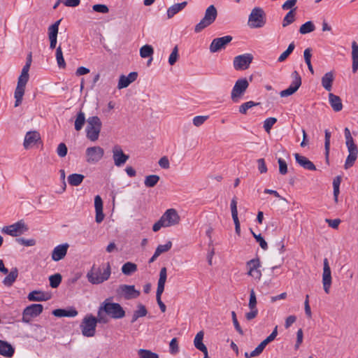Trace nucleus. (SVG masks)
<instances>
[{
  "label": "nucleus",
  "instance_id": "obj_55",
  "mask_svg": "<svg viewBox=\"0 0 358 358\" xmlns=\"http://www.w3.org/2000/svg\"><path fill=\"white\" fill-rule=\"evenodd\" d=\"M208 115H199L196 116L193 118V124L196 127H199L202 125L208 119Z\"/></svg>",
  "mask_w": 358,
  "mask_h": 358
},
{
  "label": "nucleus",
  "instance_id": "obj_9",
  "mask_svg": "<svg viewBox=\"0 0 358 358\" xmlns=\"http://www.w3.org/2000/svg\"><path fill=\"white\" fill-rule=\"evenodd\" d=\"M249 87L248 80L244 78L238 79L231 90V99L234 103H238L243 98Z\"/></svg>",
  "mask_w": 358,
  "mask_h": 358
},
{
  "label": "nucleus",
  "instance_id": "obj_20",
  "mask_svg": "<svg viewBox=\"0 0 358 358\" xmlns=\"http://www.w3.org/2000/svg\"><path fill=\"white\" fill-rule=\"evenodd\" d=\"M322 283L324 290L327 294L329 293L330 287L331 285V269L329 265L328 259H324V268L322 273Z\"/></svg>",
  "mask_w": 358,
  "mask_h": 358
},
{
  "label": "nucleus",
  "instance_id": "obj_26",
  "mask_svg": "<svg viewBox=\"0 0 358 358\" xmlns=\"http://www.w3.org/2000/svg\"><path fill=\"white\" fill-rule=\"evenodd\" d=\"M294 156L296 159V162L303 169L310 171L316 170V166L307 157L302 156L298 153H295Z\"/></svg>",
  "mask_w": 358,
  "mask_h": 358
},
{
  "label": "nucleus",
  "instance_id": "obj_19",
  "mask_svg": "<svg viewBox=\"0 0 358 358\" xmlns=\"http://www.w3.org/2000/svg\"><path fill=\"white\" fill-rule=\"evenodd\" d=\"M232 41L231 36H224L220 38H214L209 47L210 51L212 53L217 52L222 49H224L227 44Z\"/></svg>",
  "mask_w": 358,
  "mask_h": 358
},
{
  "label": "nucleus",
  "instance_id": "obj_13",
  "mask_svg": "<svg viewBox=\"0 0 358 358\" xmlns=\"http://www.w3.org/2000/svg\"><path fill=\"white\" fill-rule=\"evenodd\" d=\"M43 305L39 303L31 304L26 307L22 313V322L29 323L32 317L39 315L43 312Z\"/></svg>",
  "mask_w": 358,
  "mask_h": 358
},
{
  "label": "nucleus",
  "instance_id": "obj_38",
  "mask_svg": "<svg viewBox=\"0 0 358 358\" xmlns=\"http://www.w3.org/2000/svg\"><path fill=\"white\" fill-rule=\"evenodd\" d=\"M85 121V113L82 110L79 111L76 115L74 123L75 129L78 131H80L83 129Z\"/></svg>",
  "mask_w": 358,
  "mask_h": 358
},
{
  "label": "nucleus",
  "instance_id": "obj_42",
  "mask_svg": "<svg viewBox=\"0 0 358 358\" xmlns=\"http://www.w3.org/2000/svg\"><path fill=\"white\" fill-rule=\"evenodd\" d=\"M160 178L157 175H149L145 177L144 185L147 187H153L157 184Z\"/></svg>",
  "mask_w": 358,
  "mask_h": 358
},
{
  "label": "nucleus",
  "instance_id": "obj_31",
  "mask_svg": "<svg viewBox=\"0 0 358 358\" xmlns=\"http://www.w3.org/2000/svg\"><path fill=\"white\" fill-rule=\"evenodd\" d=\"M13 354L14 349L11 345L6 341L0 340V355L4 357H10Z\"/></svg>",
  "mask_w": 358,
  "mask_h": 358
},
{
  "label": "nucleus",
  "instance_id": "obj_23",
  "mask_svg": "<svg viewBox=\"0 0 358 358\" xmlns=\"http://www.w3.org/2000/svg\"><path fill=\"white\" fill-rule=\"evenodd\" d=\"M41 140L40 134L36 131H30L27 132L24 136V140L23 143L24 148L25 149H29L33 145L36 143L38 141Z\"/></svg>",
  "mask_w": 358,
  "mask_h": 358
},
{
  "label": "nucleus",
  "instance_id": "obj_59",
  "mask_svg": "<svg viewBox=\"0 0 358 358\" xmlns=\"http://www.w3.org/2000/svg\"><path fill=\"white\" fill-rule=\"evenodd\" d=\"M16 241L24 246H34L36 245V241L34 238L25 239L24 238H18Z\"/></svg>",
  "mask_w": 358,
  "mask_h": 358
},
{
  "label": "nucleus",
  "instance_id": "obj_54",
  "mask_svg": "<svg viewBox=\"0 0 358 358\" xmlns=\"http://www.w3.org/2000/svg\"><path fill=\"white\" fill-rule=\"evenodd\" d=\"M248 307L250 309L257 308L256 294L253 289L250 290Z\"/></svg>",
  "mask_w": 358,
  "mask_h": 358
},
{
  "label": "nucleus",
  "instance_id": "obj_6",
  "mask_svg": "<svg viewBox=\"0 0 358 358\" xmlns=\"http://www.w3.org/2000/svg\"><path fill=\"white\" fill-rule=\"evenodd\" d=\"M101 310L113 319H121L125 316V311L120 304L109 302L106 299L101 305Z\"/></svg>",
  "mask_w": 358,
  "mask_h": 358
},
{
  "label": "nucleus",
  "instance_id": "obj_49",
  "mask_svg": "<svg viewBox=\"0 0 358 358\" xmlns=\"http://www.w3.org/2000/svg\"><path fill=\"white\" fill-rule=\"evenodd\" d=\"M277 122V119L275 117H268L266 118L264 122L263 127L264 130L269 134L271 131V129H272L273 126Z\"/></svg>",
  "mask_w": 358,
  "mask_h": 358
},
{
  "label": "nucleus",
  "instance_id": "obj_51",
  "mask_svg": "<svg viewBox=\"0 0 358 358\" xmlns=\"http://www.w3.org/2000/svg\"><path fill=\"white\" fill-rule=\"evenodd\" d=\"M250 231L253 237L255 238L256 241L259 243L260 247L263 250H266L268 249V244L266 241L264 240V238L262 236V235L256 234L252 229H250Z\"/></svg>",
  "mask_w": 358,
  "mask_h": 358
},
{
  "label": "nucleus",
  "instance_id": "obj_50",
  "mask_svg": "<svg viewBox=\"0 0 358 358\" xmlns=\"http://www.w3.org/2000/svg\"><path fill=\"white\" fill-rule=\"evenodd\" d=\"M50 285L52 288L57 287L62 282V275L59 273L52 275L49 278Z\"/></svg>",
  "mask_w": 358,
  "mask_h": 358
},
{
  "label": "nucleus",
  "instance_id": "obj_29",
  "mask_svg": "<svg viewBox=\"0 0 358 358\" xmlns=\"http://www.w3.org/2000/svg\"><path fill=\"white\" fill-rule=\"evenodd\" d=\"M329 103L333 108V110L336 112L341 111L343 108V104L341 98L335 95L332 93L329 94Z\"/></svg>",
  "mask_w": 358,
  "mask_h": 358
},
{
  "label": "nucleus",
  "instance_id": "obj_64",
  "mask_svg": "<svg viewBox=\"0 0 358 358\" xmlns=\"http://www.w3.org/2000/svg\"><path fill=\"white\" fill-rule=\"evenodd\" d=\"M262 350L257 346L254 350H252L250 353L248 352H245L244 354V357H245V358L255 357H258L259 355H260L262 354Z\"/></svg>",
  "mask_w": 358,
  "mask_h": 358
},
{
  "label": "nucleus",
  "instance_id": "obj_3",
  "mask_svg": "<svg viewBox=\"0 0 358 358\" xmlns=\"http://www.w3.org/2000/svg\"><path fill=\"white\" fill-rule=\"evenodd\" d=\"M180 217L174 208L165 211L160 219L152 226L153 231H158L162 227H169L179 224Z\"/></svg>",
  "mask_w": 358,
  "mask_h": 358
},
{
  "label": "nucleus",
  "instance_id": "obj_18",
  "mask_svg": "<svg viewBox=\"0 0 358 358\" xmlns=\"http://www.w3.org/2000/svg\"><path fill=\"white\" fill-rule=\"evenodd\" d=\"M112 153L114 164L117 167L122 166L129 158V156L124 154L122 148L118 145L113 146Z\"/></svg>",
  "mask_w": 358,
  "mask_h": 358
},
{
  "label": "nucleus",
  "instance_id": "obj_46",
  "mask_svg": "<svg viewBox=\"0 0 358 358\" xmlns=\"http://www.w3.org/2000/svg\"><path fill=\"white\" fill-rule=\"evenodd\" d=\"M56 59H57V64L59 68H62V69L65 68L66 62L64 61L62 48L60 45L58 46L56 49Z\"/></svg>",
  "mask_w": 358,
  "mask_h": 358
},
{
  "label": "nucleus",
  "instance_id": "obj_30",
  "mask_svg": "<svg viewBox=\"0 0 358 358\" xmlns=\"http://www.w3.org/2000/svg\"><path fill=\"white\" fill-rule=\"evenodd\" d=\"M52 314L55 317H73L78 315V311L75 308H71L69 310L65 309H55L52 311Z\"/></svg>",
  "mask_w": 358,
  "mask_h": 358
},
{
  "label": "nucleus",
  "instance_id": "obj_7",
  "mask_svg": "<svg viewBox=\"0 0 358 358\" xmlns=\"http://www.w3.org/2000/svg\"><path fill=\"white\" fill-rule=\"evenodd\" d=\"M217 16V10L215 6L210 5L208 6L206 11L204 17L200 20V22L196 24L194 27V31L196 33L201 32L206 27L213 24Z\"/></svg>",
  "mask_w": 358,
  "mask_h": 358
},
{
  "label": "nucleus",
  "instance_id": "obj_41",
  "mask_svg": "<svg viewBox=\"0 0 358 358\" xmlns=\"http://www.w3.org/2000/svg\"><path fill=\"white\" fill-rule=\"evenodd\" d=\"M259 104H260L259 103H257V102H255L252 101H249L245 102V103H242L241 106H239L238 112L241 114L245 115V114H247L248 110L249 109L252 108L254 106H257Z\"/></svg>",
  "mask_w": 358,
  "mask_h": 358
},
{
  "label": "nucleus",
  "instance_id": "obj_17",
  "mask_svg": "<svg viewBox=\"0 0 358 358\" xmlns=\"http://www.w3.org/2000/svg\"><path fill=\"white\" fill-rule=\"evenodd\" d=\"M117 293L125 299H136L140 295V292L135 289L134 285H120L117 289Z\"/></svg>",
  "mask_w": 358,
  "mask_h": 358
},
{
  "label": "nucleus",
  "instance_id": "obj_52",
  "mask_svg": "<svg viewBox=\"0 0 358 358\" xmlns=\"http://www.w3.org/2000/svg\"><path fill=\"white\" fill-rule=\"evenodd\" d=\"M172 247L171 241H168L165 245H159L155 250V253L159 256L161 254L169 251Z\"/></svg>",
  "mask_w": 358,
  "mask_h": 358
},
{
  "label": "nucleus",
  "instance_id": "obj_24",
  "mask_svg": "<svg viewBox=\"0 0 358 358\" xmlns=\"http://www.w3.org/2000/svg\"><path fill=\"white\" fill-rule=\"evenodd\" d=\"M137 77L138 73L134 71L129 73L127 76L121 75L118 80L117 89L121 90L127 87L131 83L137 79Z\"/></svg>",
  "mask_w": 358,
  "mask_h": 358
},
{
  "label": "nucleus",
  "instance_id": "obj_8",
  "mask_svg": "<svg viewBox=\"0 0 358 358\" xmlns=\"http://www.w3.org/2000/svg\"><path fill=\"white\" fill-rule=\"evenodd\" d=\"M248 26L252 29L263 27L266 24V14L260 7L254 8L248 17Z\"/></svg>",
  "mask_w": 358,
  "mask_h": 358
},
{
  "label": "nucleus",
  "instance_id": "obj_10",
  "mask_svg": "<svg viewBox=\"0 0 358 358\" xmlns=\"http://www.w3.org/2000/svg\"><path fill=\"white\" fill-rule=\"evenodd\" d=\"M97 324L96 318L92 315H87L80 324L82 334L85 337H92L95 335Z\"/></svg>",
  "mask_w": 358,
  "mask_h": 358
},
{
  "label": "nucleus",
  "instance_id": "obj_53",
  "mask_svg": "<svg viewBox=\"0 0 358 358\" xmlns=\"http://www.w3.org/2000/svg\"><path fill=\"white\" fill-rule=\"evenodd\" d=\"M178 56H179L178 55V45H176L173 48V49L169 57V64L171 66L173 65L177 62V60L178 59Z\"/></svg>",
  "mask_w": 358,
  "mask_h": 358
},
{
  "label": "nucleus",
  "instance_id": "obj_57",
  "mask_svg": "<svg viewBox=\"0 0 358 358\" xmlns=\"http://www.w3.org/2000/svg\"><path fill=\"white\" fill-rule=\"evenodd\" d=\"M231 318L236 330L238 332L239 334L243 335V331L238 323V321L236 317V314L234 311L231 312Z\"/></svg>",
  "mask_w": 358,
  "mask_h": 358
},
{
  "label": "nucleus",
  "instance_id": "obj_32",
  "mask_svg": "<svg viewBox=\"0 0 358 358\" xmlns=\"http://www.w3.org/2000/svg\"><path fill=\"white\" fill-rule=\"evenodd\" d=\"M204 333L203 331H199L194 339V345L196 349L201 351L202 352H206L208 351L206 346L203 343Z\"/></svg>",
  "mask_w": 358,
  "mask_h": 358
},
{
  "label": "nucleus",
  "instance_id": "obj_1",
  "mask_svg": "<svg viewBox=\"0 0 358 358\" xmlns=\"http://www.w3.org/2000/svg\"><path fill=\"white\" fill-rule=\"evenodd\" d=\"M31 52L27 55V62L23 66L21 73L17 79V87L15 90L14 97L15 99V107L19 106L22 101L23 96L25 92L26 85L29 81V71L31 64Z\"/></svg>",
  "mask_w": 358,
  "mask_h": 358
},
{
  "label": "nucleus",
  "instance_id": "obj_16",
  "mask_svg": "<svg viewBox=\"0 0 358 358\" xmlns=\"http://www.w3.org/2000/svg\"><path fill=\"white\" fill-rule=\"evenodd\" d=\"M292 83L290 86L280 92L281 97H286L294 94L301 85V78L296 71L292 73Z\"/></svg>",
  "mask_w": 358,
  "mask_h": 358
},
{
  "label": "nucleus",
  "instance_id": "obj_11",
  "mask_svg": "<svg viewBox=\"0 0 358 358\" xmlns=\"http://www.w3.org/2000/svg\"><path fill=\"white\" fill-rule=\"evenodd\" d=\"M104 155V150L100 146L89 147L85 150V161L90 164L98 163Z\"/></svg>",
  "mask_w": 358,
  "mask_h": 358
},
{
  "label": "nucleus",
  "instance_id": "obj_2",
  "mask_svg": "<svg viewBox=\"0 0 358 358\" xmlns=\"http://www.w3.org/2000/svg\"><path fill=\"white\" fill-rule=\"evenodd\" d=\"M110 274L111 269L109 263H107L103 268L94 265L87 272V278L90 283L99 285L106 281L110 278Z\"/></svg>",
  "mask_w": 358,
  "mask_h": 358
},
{
  "label": "nucleus",
  "instance_id": "obj_60",
  "mask_svg": "<svg viewBox=\"0 0 358 358\" xmlns=\"http://www.w3.org/2000/svg\"><path fill=\"white\" fill-rule=\"evenodd\" d=\"M230 208H231L232 218L238 217L237 198L236 196H234L231 199Z\"/></svg>",
  "mask_w": 358,
  "mask_h": 358
},
{
  "label": "nucleus",
  "instance_id": "obj_28",
  "mask_svg": "<svg viewBox=\"0 0 358 358\" xmlns=\"http://www.w3.org/2000/svg\"><path fill=\"white\" fill-rule=\"evenodd\" d=\"M334 80V73L333 71L326 73L322 78L321 83L322 87L328 92L332 89L333 82Z\"/></svg>",
  "mask_w": 358,
  "mask_h": 358
},
{
  "label": "nucleus",
  "instance_id": "obj_58",
  "mask_svg": "<svg viewBox=\"0 0 358 358\" xmlns=\"http://www.w3.org/2000/svg\"><path fill=\"white\" fill-rule=\"evenodd\" d=\"M92 9L95 12L104 14L108 13L109 11V8L105 4H95L92 6Z\"/></svg>",
  "mask_w": 358,
  "mask_h": 358
},
{
  "label": "nucleus",
  "instance_id": "obj_47",
  "mask_svg": "<svg viewBox=\"0 0 358 358\" xmlns=\"http://www.w3.org/2000/svg\"><path fill=\"white\" fill-rule=\"evenodd\" d=\"M140 358H159V355L149 350L140 349L138 351Z\"/></svg>",
  "mask_w": 358,
  "mask_h": 358
},
{
  "label": "nucleus",
  "instance_id": "obj_45",
  "mask_svg": "<svg viewBox=\"0 0 358 358\" xmlns=\"http://www.w3.org/2000/svg\"><path fill=\"white\" fill-rule=\"evenodd\" d=\"M315 25L311 21H308L303 24L299 28V32L301 34H306L315 30Z\"/></svg>",
  "mask_w": 358,
  "mask_h": 358
},
{
  "label": "nucleus",
  "instance_id": "obj_27",
  "mask_svg": "<svg viewBox=\"0 0 358 358\" xmlns=\"http://www.w3.org/2000/svg\"><path fill=\"white\" fill-rule=\"evenodd\" d=\"M27 299L30 301H45L50 299V295L42 291L34 290L28 294Z\"/></svg>",
  "mask_w": 358,
  "mask_h": 358
},
{
  "label": "nucleus",
  "instance_id": "obj_40",
  "mask_svg": "<svg viewBox=\"0 0 358 358\" xmlns=\"http://www.w3.org/2000/svg\"><path fill=\"white\" fill-rule=\"evenodd\" d=\"M278 334V330L277 327H275L273 332L264 341H262L259 345L258 348L263 352L265 347L271 341H273L277 336Z\"/></svg>",
  "mask_w": 358,
  "mask_h": 358
},
{
  "label": "nucleus",
  "instance_id": "obj_61",
  "mask_svg": "<svg viewBox=\"0 0 358 358\" xmlns=\"http://www.w3.org/2000/svg\"><path fill=\"white\" fill-rule=\"evenodd\" d=\"M278 164H279V172L282 175H285L287 173V165L286 162L279 158L278 160Z\"/></svg>",
  "mask_w": 358,
  "mask_h": 358
},
{
  "label": "nucleus",
  "instance_id": "obj_37",
  "mask_svg": "<svg viewBox=\"0 0 358 358\" xmlns=\"http://www.w3.org/2000/svg\"><path fill=\"white\" fill-rule=\"evenodd\" d=\"M85 178L84 175L79 173H73L68 176V182L72 186H78Z\"/></svg>",
  "mask_w": 358,
  "mask_h": 358
},
{
  "label": "nucleus",
  "instance_id": "obj_62",
  "mask_svg": "<svg viewBox=\"0 0 358 358\" xmlns=\"http://www.w3.org/2000/svg\"><path fill=\"white\" fill-rule=\"evenodd\" d=\"M169 348H170V352L173 355H175L178 352L179 348H178L177 338H174L171 341L170 344H169Z\"/></svg>",
  "mask_w": 358,
  "mask_h": 358
},
{
  "label": "nucleus",
  "instance_id": "obj_33",
  "mask_svg": "<svg viewBox=\"0 0 358 358\" xmlns=\"http://www.w3.org/2000/svg\"><path fill=\"white\" fill-rule=\"evenodd\" d=\"M187 2L183 1L180 3H176L171 7H169L167 10V17L168 19H170L173 17L176 14L179 13L180 10L184 9L185 6H187Z\"/></svg>",
  "mask_w": 358,
  "mask_h": 358
},
{
  "label": "nucleus",
  "instance_id": "obj_63",
  "mask_svg": "<svg viewBox=\"0 0 358 358\" xmlns=\"http://www.w3.org/2000/svg\"><path fill=\"white\" fill-rule=\"evenodd\" d=\"M158 164L159 166L164 169H168L170 168L169 160L166 156L161 157L158 162Z\"/></svg>",
  "mask_w": 358,
  "mask_h": 358
},
{
  "label": "nucleus",
  "instance_id": "obj_21",
  "mask_svg": "<svg viewBox=\"0 0 358 358\" xmlns=\"http://www.w3.org/2000/svg\"><path fill=\"white\" fill-rule=\"evenodd\" d=\"M62 20L56 21L48 27V38L50 40V48L53 50L56 48L59 26Z\"/></svg>",
  "mask_w": 358,
  "mask_h": 358
},
{
  "label": "nucleus",
  "instance_id": "obj_36",
  "mask_svg": "<svg viewBox=\"0 0 358 358\" xmlns=\"http://www.w3.org/2000/svg\"><path fill=\"white\" fill-rule=\"evenodd\" d=\"M147 314L148 310L145 306L141 303L138 304L137 309L134 311L131 322H135L139 317H145Z\"/></svg>",
  "mask_w": 358,
  "mask_h": 358
},
{
  "label": "nucleus",
  "instance_id": "obj_44",
  "mask_svg": "<svg viewBox=\"0 0 358 358\" xmlns=\"http://www.w3.org/2000/svg\"><path fill=\"white\" fill-rule=\"evenodd\" d=\"M295 10H290L285 16L282 21V27H285L295 21Z\"/></svg>",
  "mask_w": 358,
  "mask_h": 358
},
{
  "label": "nucleus",
  "instance_id": "obj_39",
  "mask_svg": "<svg viewBox=\"0 0 358 358\" xmlns=\"http://www.w3.org/2000/svg\"><path fill=\"white\" fill-rule=\"evenodd\" d=\"M137 271V265L133 262H126L122 266V272L126 275H130Z\"/></svg>",
  "mask_w": 358,
  "mask_h": 358
},
{
  "label": "nucleus",
  "instance_id": "obj_34",
  "mask_svg": "<svg viewBox=\"0 0 358 358\" xmlns=\"http://www.w3.org/2000/svg\"><path fill=\"white\" fill-rule=\"evenodd\" d=\"M352 72H357L358 69V44L357 42L352 43Z\"/></svg>",
  "mask_w": 358,
  "mask_h": 358
},
{
  "label": "nucleus",
  "instance_id": "obj_12",
  "mask_svg": "<svg viewBox=\"0 0 358 358\" xmlns=\"http://www.w3.org/2000/svg\"><path fill=\"white\" fill-rule=\"evenodd\" d=\"M252 60L253 56L252 54L246 53L238 55L234 59V68L237 71L246 70L249 68Z\"/></svg>",
  "mask_w": 358,
  "mask_h": 358
},
{
  "label": "nucleus",
  "instance_id": "obj_5",
  "mask_svg": "<svg viewBox=\"0 0 358 358\" xmlns=\"http://www.w3.org/2000/svg\"><path fill=\"white\" fill-rule=\"evenodd\" d=\"M102 122L98 116H92L87 120L86 136L92 142L99 139Z\"/></svg>",
  "mask_w": 358,
  "mask_h": 358
},
{
  "label": "nucleus",
  "instance_id": "obj_14",
  "mask_svg": "<svg viewBox=\"0 0 358 358\" xmlns=\"http://www.w3.org/2000/svg\"><path fill=\"white\" fill-rule=\"evenodd\" d=\"M27 230V226L22 220H20L13 224L4 227L1 231L11 236H18L26 232Z\"/></svg>",
  "mask_w": 358,
  "mask_h": 358
},
{
  "label": "nucleus",
  "instance_id": "obj_4",
  "mask_svg": "<svg viewBox=\"0 0 358 358\" xmlns=\"http://www.w3.org/2000/svg\"><path fill=\"white\" fill-rule=\"evenodd\" d=\"M344 133L345 138V145L348 151V155L345 159L344 168L345 169H348L354 165L357 159L358 148L357 145L355 143L350 131L348 127L345 129Z\"/></svg>",
  "mask_w": 358,
  "mask_h": 358
},
{
  "label": "nucleus",
  "instance_id": "obj_35",
  "mask_svg": "<svg viewBox=\"0 0 358 358\" xmlns=\"http://www.w3.org/2000/svg\"><path fill=\"white\" fill-rule=\"evenodd\" d=\"M18 276V270L17 268H13L8 275L4 278L3 283L7 287H10L16 280Z\"/></svg>",
  "mask_w": 358,
  "mask_h": 358
},
{
  "label": "nucleus",
  "instance_id": "obj_22",
  "mask_svg": "<svg viewBox=\"0 0 358 358\" xmlns=\"http://www.w3.org/2000/svg\"><path fill=\"white\" fill-rule=\"evenodd\" d=\"M69 245L64 243L56 246L51 254L52 259L55 262H58L63 259L67 254Z\"/></svg>",
  "mask_w": 358,
  "mask_h": 358
},
{
  "label": "nucleus",
  "instance_id": "obj_56",
  "mask_svg": "<svg viewBox=\"0 0 358 358\" xmlns=\"http://www.w3.org/2000/svg\"><path fill=\"white\" fill-rule=\"evenodd\" d=\"M68 149L65 143H61L57 148V153L59 157H64L67 155Z\"/></svg>",
  "mask_w": 358,
  "mask_h": 358
},
{
  "label": "nucleus",
  "instance_id": "obj_15",
  "mask_svg": "<svg viewBox=\"0 0 358 358\" xmlns=\"http://www.w3.org/2000/svg\"><path fill=\"white\" fill-rule=\"evenodd\" d=\"M261 262L259 258L252 259L246 263L247 274L256 280H259L262 277L260 270Z\"/></svg>",
  "mask_w": 358,
  "mask_h": 358
},
{
  "label": "nucleus",
  "instance_id": "obj_43",
  "mask_svg": "<svg viewBox=\"0 0 358 358\" xmlns=\"http://www.w3.org/2000/svg\"><path fill=\"white\" fill-rule=\"evenodd\" d=\"M153 53L154 50L150 45H144L140 48V55L142 58L152 57Z\"/></svg>",
  "mask_w": 358,
  "mask_h": 358
},
{
  "label": "nucleus",
  "instance_id": "obj_25",
  "mask_svg": "<svg viewBox=\"0 0 358 358\" xmlns=\"http://www.w3.org/2000/svg\"><path fill=\"white\" fill-rule=\"evenodd\" d=\"M167 278V270L166 267L161 268L159 271V278L157 283V289L156 292V298L161 297L164 290V286Z\"/></svg>",
  "mask_w": 358,
  "mask_h": 358
},
{
  "label": "nucleus",
  "instance_id": "obj_48",
  "mask_svg": "<svg viewBox=\"0 0 358 358\" xmlns=\"http://www.w3.org/2000/svg\"><path fill=\"white\" fill-rule=\"evenodd\" d=\"M295 48V45L294 43L292 42L291 43L288 48H287V50L285 51H284L280 55V57H278V61L279 62H284L288 57L289 55L292 52V51L294 50Z\"/></svg>",
  "mask_w": 358,
  "mask_h": 358
}]
</instances>
